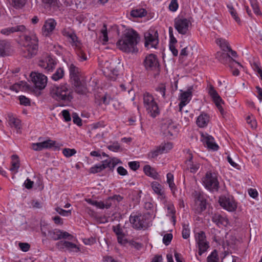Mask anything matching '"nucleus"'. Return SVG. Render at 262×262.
<instances>
[{
  "instance_id": "f704fd0d",
  "label": "nucleus",
  "mask_w": 262,
  "mask_h": 262,
  "mask_svg": "<svg viewBox=\"0 0 262 262\" xmlns=\"http://www.w3.org/2000/svg\"><path fill=\"white\" fill-rule=\"evenodd\" d=\"M217 251L214 249L207 258V262H219Z\"/></svg>"
},
{
  "instance_id": "13d9d810",
  "label": "nucleus",
  "mask_w": 262,
  "mask_h": 262,
  "mask_svg": "<svg viewBox=\"0 0 262 262\" xmlns=\"http://www.w3.org/2000/svg\"><path fill=\"white\" fill-rule=\"evenodd\" d=\"M107 148L112 151L117 152L120 150V146L119 143L116 142L113 143L112 145L107 146Z\"/></svg>"
},
{
  "instance_id": "1a4fd4ad",
  "label": "nucleus",
  "mask_w": 262,
  "mask_h": 262,
  "mask_svg": "<svg viewBox=\"0 0 262 262\" xmlns=\"http://www.w3.org/2000/svg\"><path fill=\"white\" fill-rule=\"evenodd\" d=\"M145 47L149 48L150 46L151 48L155 49L158 48L159 44V34L157 30L155 29L150 28L144 33Z\"/></svg>"
},
{
  "instance_id": "20e7f679",
  "label": "nucleus",
  "mask_w": 262,
  "mask_h": 262,
  "mask_svg": "<svg viewBox=\"0 0 262 262\" xmlns=\"http://www.w3.org/2000/svg\"><path fill=\"white\" fill-rule=\"evenodd\" d=\"M21 55L25 58L31 59L35 56L38 50V39L36 34L25 35L22 40Z\"/></svg>"
},
{
  "instance_id": "bb28decb",
  "label": "nucleus",
  "mask_w": 262,
  "mask_h": 262,
  "mask_svg": "<svg viewBox=\"0 0 262 262\" xmlns=\"http://www.w3.org/2000/svg\"><path fill=\"white\" fill-rule=\"evenodd\" d=\"M12 161L11 162V167L10 170L14 171L15 173L18 172V169L20 167V162L18 156L16 155H13L11 156Z\"/></svg>"
},
{
  "instance_id": "69168bd1",
  "label": "nucleus",
  "mask_w": 262,
  "mask_h": 262,
  "mask_svg": "<svg viewBox=\"0 0 262 262\" xmlns=\"http://www.w3.org/2000/svg\"><path fill=\"white\" fill-rule=\"evenodd\" d=\"M124 198L119 194H114L113 196H111V199L113 201L114 204H115V202H117L119 203L123 200Z\"/></svg>"
},
{
  "instance_id": "8fccbe9b",
  "label": "nucleus",
  "mask_w": 262,
  "mask_h": 262,
  "mask_svg": "<svg viewBox=\"0 0 262 262\" xmlns=\"http://www.w3.org/2000/svg\"><path fill=\"white\" fill-rule=\"evenodd\" d=\"M55 210L61 215L68 216L71 215V210H66L59 207L55 208Z\"/></svg>"
},
{
  "instance_id": "603ef678",
  "label": "nucleus",
  "mask_w": 262,
  "mask_h": 262,
  "mask_svg": "<svg viewBox=\"0 0 262 262\" xmlns=\"http://www.w3.org/2000/svg\"><path fill=\"white\" fill-rule=\"evenodd\" d=\"M20 104L25 106H29L31 104L30 100L29 98L25 96H20L19 97Z\"/></svg>"
},
{
  "instance_id": "2eb2a0df",
  "label": "nucleus",
  "mask_w": 262,
  "mask_h": 262,
  "mask_svg": "<svg viewBox=\"0 0 262 262\" xmlns=\"http://www.w3.org/2000/svg\"><path fill=\"white\" fill-rule=\"evenodd\" d=\"M52 147L57 149L59 148V146L57 145L55 141L51 139H48L41 142L32 144V148L35 151H40L45 148L49 149Z\"/></svg>"
},
{
  "instance_id": "a19ab883",
  "label": "nucleus",
  "mask_w": 262,
  "mask_h": 262,
  "mask_svg": "<svg viewBox=\"0 0 262 262\" xmlns=\"http://www.w3.org/2000/svg\"><path fill=\"white\" fill-rule=\"evenodd\" d=\"M216 43L220 45L221 48L225 51H228L229 48H231L229 43L225 39L222 38L217 39Z\"/></svg>"
},
{
  "instance_id": "2f4dec72",
  "label": "nucleus",
  "mask_w": 262,
  "mask_h": 262,
  "mask_svg": "<svg viewBox=\"0 0 262 262\" xmlns=\"http://www.w3.org/2000/svg\"><path fill=\"white\" fill-rule=\"evenodd\" d=\"M151 186L156 193L161 196L164 194L163 192L161 190V185L158 182H152L151 184Z\"/></svg>"
},
{
  "instance_id": "a211bd4d",
  "label": "nucleus",
  "mask_w": 262,
  "mask_h": 262,
  "mask_svg": "<svg viewBox=\"0 0 262 262\" xmlns=\"http://www.w3.org/2000/svg\"><path fill=\"white\" fill-rule=\"evenodd\" d=\"M201 137L202 138V141L205 143L207 147L214 151L217 150L219 148L218 145L214 142V138L209 134L206 133L204 134L202 133Z\"/></svg>"
},
{
  "instance_id": "9b49d317",
  "label": "nucleus",
  "mask_w": 262,
  "mask_h": 262,
  "mask_svg": "<svg viewBox=\"0 0 262 262\" xmlns=\"http://www.w3.org/2000/svg\"><path fill=\"white\" fill-rule=\"evenodd\" d=\"M219 203L221 206L228 211H234L237 208V204L232 196L222 195L219 198Z\"/></svg>"
},
{
  "instance_id": "49530a36",
  "label": "nucleus",
  "mask_w": 262,
  "mask_h": 262,
  "mask_svg": "<svg viewBox=\"0 0 262 262\" xmlns=\"http://www.w3.org/2000/svg\"><path fill=\"white\" fill-rule=\"evenodd\" d=\"M112 230L117 236H125V234L121 228V226L120 224H118L116 226H113L112 227Z\"/></svg>"
},
{
  "instance_id": "37998d69",
  "label": "nucleus",
  "mask_w": 262,
  "mask_h": 262,
  "mask_svg": "<svg viewBox=\"0 0 262 262\" xmlns=\"http://www.w3.org/2000/svg\"><path fill=\"white\" fill-rule=\"evenodd\" d=\"M103 166H101L100 164H96L89 169V172L92 174L101 172L103 170Z\"/></svg>"
},
{
  "instance_id": "aec40b11",
  "label": "nucleus",
  "mask_w": 262,
  "mask_h": 262,
  "mask_svg": "<svg viewBox=\"0 0 262 262\" xmlns=\"http://www.w3.org/2000/svg\"><path fill=\"white\" fill-rule=\"evenodd\" d=\"M211 221L219 228L221 226L226 227L229 223L228 219L219 213L212 214Z\"/></svg>"
},
{
  "instance_id": "4be33fe9",
  "label": "nucleus",
  "mask_w": 262,
  "mask_h": 262,
  "mask_svg": "<svg viewBox=\"0 0 262 262\" xmlns=\"http://www.w3.org/2000/svg\"><path fill=\"white\" fill-rule=\"evenodd\" d=\"M26 27L23 25H21L3 29L1 30V32L4 35H9L16 32H26Z\"/></svg>"
},
{
  "instance_id": "9d476101",
  "label": "nucleus",
  "mask_w": 262,
  "mask_h": 262,
  "mask_svg": "<svg viewBox=\"0 0 262 262\" xmlns=\"http://www.w3.org/2000/svg\"><path fill=\"white\" fill-rule=\"evenodd\" d=\"M161 130L166 137H171L178 132V126L171 119H166L161 124Z\"/></svg>"
},
{
  "instance_id": "4c0bfd02",
  "label": "nucleus",
  "mask_w": 262,
  "mask_h": 262,
  "mask_svg": "<svg viewBox=\"0 0 262 262\" xmlns=\"http://www.w3.org/2000/svg\"><path fill=\"white\" fill-rule=\"evenodd\" d=\"M198 247L199 249L198 254L201 256L209 248V243L207 242L206 243H203V244H200L198 245Z\"/></svg>"
},
{
  "instance_id": "5701e85b",
  "label": "nucleus",
  "mask_w": 262,
  "mask_h": 262,
  "mask_svg": "<svg viewBox=\"0 0 262 262\" xmlns=\"http://www.w3.org/2000/svg\"><path fill=\"white\" fill-rule=\"evenodd\" d=\"M217 56L220 61L223 64H226L227 62H229L231 65L232 63L235 62L239 66L242 67L239 62L233 59L228 53L218 52L217 53Z\"/></svg>"
},
{
  "instance_id": "393cba45",
  "label": "nucleus",
  "mask_w": 262,
  "mask_h": 262,
  "mask_svg": "<svg viewBox=\"0 0 262 262\" xmlns=\"http://www.w3.org/2000/svg\"><path fill=\"white\" fill-rule=\"evenodd\" d=\"M209 119V116L207 114L202 113L198 116L196 123L199 127H205L208 125Z\"/></svg>"
},
{
  "instance_id": "a18cd8bd",
  "label": "nucleus",
  "mask_w": 262,
  "mask_h": 262,
  "mask_svg": "<svg viewBox=\"0 0 262 262\" xmlns=\"http://www.w3.org/2000/svg\"><path fill=\"white\" fill-rule=\"evenodd\" d=\"M155 90L157 92L160 93L164 99H165L166 98V96H165L166 85H165V83L159 84L158 85V86L156 88Z\"/></svg>"
},
{
  "instance_id": "6e6d98bb",
  "label": "nucleus",
  "mask_w": 262,
  "mask_h": 262,
  "mask_svg": "<svg viewBox=\"0 0 262 262\" xmlns=\"http://www.w3.org/2000/svg\"><path fill=\"white\" fill-rule=\"evenodd\" d=\"M172 237H173V236L171 233H167V234H165L163 238V243L166 246L168 245L170 243V242L172 239Z\"/></svg>"
},
{
  "instance_id": "4468645a",
  "label": "nucleus",
  "mask_w": 262,
  "mask_h": 262,
  "mask_svg": "<svg viewBox=\"0 0 262 262\" xmlns=\"http://www.w3.org/2000/svg\"><path fill=\"white\" fill-rule=\"evenodd\" d=\"M32 81L35 88L39 90L45 89L47 83V77L42 73L32 72L30 74Z\"/></svg>"
},
{
  "instance_id": "72a5a7b5",
  "label": "nucleus",
  "mask_w": 262,
  "mask_h": 262,
  "mask_svg": "<svg viewBox=\"0 0 262 262\" xmlns=\"http://www.w3.org/2000/svg\"><path fill=\"white\" fill-rule=\"evenodd\" d=\"M208 93L210 95V96L211 97L212 100H214V99H217L221 101L222 98L220 97V96L217 93V91L214 89V88L213 85H210Z\"/></svg>"
},
{
  "instance_id": "412c9836",
  "label": "nucleus",
  "mask_w": 262,
  "mask_h": 262,
  "mask_svg": "<svg viewBox=\"0 0 262 262\" xmlns=\"http://www.w3.org/2000/svg\"><path fill=\"white\" fill-rule=\"evenodd\" d=\"M69 76L72 83L80 79V69L75 66L73 63H71L69 66Z\"/></svg>"
},
{
  "instance_id": "4d7b16f0",
  "label": "nucleus",
  "mask_w": 262,
  "mask_h": 262,
  "mask_svg": "<svg viewBox=\"0 0 262 262\" xmlns=\"http://www.w3.org/2000/svg\"><path fill=\"white\" fill-rule=\"evenodd\" d=\"M9 124L10 125H13L15 128H19L20 126V121L19 119L15 118L14 117L10 118L9 120Z\"/></svg>"
},
{
  "instance_id": "6e6552de",
  "label": "nucleus",
  "mask_w": 262,
  "mask_h": 262,
  "mask_svg": "<svg viewBox=\"0 0 262 262\" xmlns=\"http://www.w3.org/2000/svg\"><path fill=\"white\" fill-rule=\"evenodd\" d=\"M55 57L48 53L43 54L38 61V66L47 72H52L57 64Z\"/></svg>"
},
{
  "instance_id": "79ce46f5",
  "label": "nucleus",
  "mask_w": 262,
  "mask_h": 262,
  "mask_svg": "<svg viewBox=\"0 0 262 262\" xmlns=\"http://www.w3.org/2000/svg\"><path fill=\"white\" fill-rule=\"evenodd\" d=\"M141 193V191L140 190L139 192L134 191L132 193V201L134 202V205H137L139 204L140 202L141 196L140 193Z\"/></svg>"
},
{
  "instance_id": "5fc2aeb1",
  "label": "nucleus",
  "mask_w": 262,
  "mask_h": 262,
  "mask_svg": "<svg viewBox=\"0 0 262 262\" xmlns=\"http://www.w3.org/2000/svg\"><path fill=\"white\" fill-rule=\"evenodd\" d=\"M161 149H162L163 152H166L168 150L171 149L173 147L172 143L171 142H167L165 143L164 145L161 144L160 145Z\"/></svg>"
},
{
  "instance_id": "b1692460",
  "label": "nucleus",
  "mask_w": 262,
  "mask_h": 262,
  "mask_svg": "<svg viewBox=\"0 0 262 262\" xmlns=\"http://www.w3.org/2000/svg\"><path fill=\"white\" fill-rule=\"evenodd\" d=\"M75 89V92L79 95L85 94L88 91V89L85 84L82 83L80 79L72 83Z\"/></svg>"
},
{
  "instance_id": "cd10ccee",
  "label": "nucleus",
  "mask_w": 262,
  "mask_h": 262,
  "mask_svg": "<svg viewBox=\"0 0 262 262\" xmlns=\"http://www.w3.org/2000/svg\"><path fill=\"white\" fill-rule=\"evenodd\" d=\"M65 73L63 68L59 67L57 69L55 72L51 76V78L55 81L62 79L64 76Z\"/></svg>"
},
{
  "instance_id": "c03bdc74",
  "label": "nucleus",
  "mask_w": 262,
  "mask_h": 262,
  "mask_svg": "<svg viewBox=\"0 0 262 262\" xmlns=\"http://www.w3.org/2000/svg\"><path fill=\"white\" fill-rule=\"evenodd\" d=\"M182 237L184 239H187L190 236V229L189 228V225L188 224L183 223L182 224Z\"/></svg>"
},
{
  "instance_id": "f8f14e48",
  "label": "nucleus",
  "mask_w": 262,
  "mask_h": 262,
  "mask_svg": "<svg viewBox=\"0 0 262 262\" xmlns=\"http://www.w3.org/2000/svg\"><path fill=\"white\" fill-rule=\"evenodd\" d=\"M189 20L186 18L177 17L174 20V27L179 34L186 35L188 33Z\"/></svg>"
},
{
  "instance_id": "09e8293b",
  "label": "nucleus",
  "mask_w": 262,
  "mask_h": 262,
  "mask_svg": "<svg viewBox=\"0 0 262 262\" xmlns=\"http://www.w3.org/2000/svg\"><path fill=\"white\" fill-rule=\"evenodd\" d=\"M76 153L75 149L64 148L62 150V154L66 157H70Z\"/></svg>"
},
{
  "instance_id": "423d86ee",
  "label": "nucleus",
  "mask_w": 262,
  "mask_h": 262,
  "mask_svg": "<svg viewBox=\"0 0 262 262\" xmlns=\"http://www.w3.org/2000/svg\"><path fill=\"white\" fill-rule=\"evenodd\" d=\"M129 221L133 225V227L136 229H145L149 226V219L146 214H132L129 216Z\"/></svg>"
},
{
  "instance_id": "774afa93",
  "label": "nucleus",
  "mask_w": 262,
  "mask_h": 262,
  "mask_svg": "<svg viewBox=\"0 0 262 262\" xmlns=\"http://www.w3.org/2000/svg\"><path fill=\"white\" fill-rule=\"evenodd\" d=\"M117 171L121 176H125L128 173L127 170L123 166H119L117 169Z\"/></svg>"
},
{
  "instance_id": "864d4df0",
  "label": "nucleus",
  "mask_w": 262,
  "mask_h": 262,
  "mask_svg": "<svg viewBox=\"0 0 262 262\" xmlns=\"http://www.w3.org/2000/svg\"><path fill=\"white\" fill-rule=\"evenodd\" d=\"M111 98L110 97H107V95L105 94L103 96L100 100H99L98 104L99 105H101L102 103L105 104V105L109 104Z\"/></svg>"
},
{
  "instance_id": "f3484780",
  "label": "nucleus",
  "mask_w": 262,
  "mask_h": 262,
  "mask_svg": "<svg viewBox=\"0 0 262 262\" xmlns=\"http://www.w3.org/2000/svg\"><path fill=\"white\" fill-rule=\"evenodd\" d=\"M56 246L58 249H66L70 252H78L80 251L79 248L75 244L69 241H60L56 243Z\"/></svg>"
},
{
  "instance_id": "052dcab7",
  "label": "nucleus",
  "mask_w": 262,
  "mask_h": 262,
  "mask_svg": "<svg viewBox=\"0 0 262 262\" xmlns=\"http://www.w3.org/2000/svg\"><path fill=\"white\" fill-rule=\"evenodd\" d=\"M193 194L195 198V201L196 203L200 201H202L205 199L203 194L201 192L195 191Z\"/></svg>"
},
{
  "instance_id": "dca6fc26",
  "label": "nucleus",
  "mask_w": 262,
  "mask_h": 262,
  "mask_svg": "<svg viewBox=\"0 0 262 262\" xmlns=\"http://www.w3.org/2000/svg\"><path fill=\"white\" fill-rule=\"evenodd\" d=\"M193 86H191L188 88L186 91L182 93L180 95L181 101L179 104V111H182V108L190 101L192 96Z\"/></svg>"
},
{
  "instance_id": "39448f33",
  "label": "nucleus",
  "mask_w": 262,
  "mask_h": 262,
  "mask_svg": "<svg viewBox=\"0 0 262 262\" xmlns=\"http://www.w3.org/2000/svg\"><path fill=\"white\" fill-rule=\"evenodd\" d=\"M143 102L145 107L150 116L154 118L156 117L160 113L159 107L157 102L155 101L154 98L151 94L146 92L143 95Z\"/></svg>"
},
{
  "instance_id": "58836bf2",
  "label": "nucleus",
  "mask_w": 262,
  "mask_h": 262,
  "mask_svg": "<svg viewBox=\"0 0 262 262\" xmlns=\"http://www.w3.org/2000/svg\"><path fill=\"white\" fill-rule=\"evenodd\" d=\"M27 0H11V5L15 9H20L25 6Z\"/></svg>"
},
{
  "instance_id": "ea45409f",
  "label": "nucleus",
  "mask_w": 262,
  "mask_h": 262,
  "mask_svg": "<svg viewBox=\"0 0 262 262\" xmlns=\"http://www.w3.org/2000/svg\"><path fill=\"white\" fill-rule=\"evenodd\" d=\"M163 153V152L159 146L157 147L155 150H151L148 154V158L154 159L157 157L159 155L162 154Z\"/></svg>"
},
{
  "instance_id": "473e14b6",
  "label": "nucleus",
  "mask_w": 262,
  "mask_h": 262,
  "mask_svg": "<svg viewBox=\"0 0 262 262\" xmlns=\"http://www.w3.org/2000/svg\"><path fill=\"white\" fill-rule=\"evenodd\" d=\"M68 38L71 39L70 42L72 46L78 47H79V45L81 44L80 41L78 40V38L75 32V31H72V34H71Z\"/></svg>"
},
{
  "instance_id": "7c9ffc66",
  "label": "nucleus",
  "mask_w": 262,
  "mask_h": 262,
  "mask_svg": "<svg viewBox=\"0 0 262 262\" xmlns=\"http://www.w3.org/2000/svg\"><path fill=\"white\" fill-rule=\"evenodd\" d=\"M187 165V169L189 170L191 173H195L200 168V164L193 162H189L186 164Z\"/></svg>"
},
{
  "instance_id": "338daca9",
  "label": "nucleus",
  "mask_w": 262,
  "mask_h": 262,
  "mask_svg": "<svg viewBox=\"0 0 262 262\" xmlns=\"http://www.w3.org/2000/svg\"><path fill=\"white\" fill-rule=\"evenodd\" d=\"M110 158H111V160L112 161V166H111L112 169L114 170L115 167L118 164H122V161L120 159H118V158H117L116 157H111Z\"/></svg>"
},
{
  "instance_id": "6ab92c4d",
  "label": "nucleus",
  "mask_w": 262,
  "mask_h": 262,
  "mask_svg": "<svg viewBox=\"0 0 262 262\" xmlns=\"http://www.w3.org/2000/svg\"><path fill=\"white\" fill-rule=\"evenodd\" d=\"M57 23L53 18H49L45 21L42 27L43 34L47 36L49 35L55 29Z\"/></svg>"
},
{
  "instance_id": "c9c22d12",
  "label": "nucleus",
  "mask_w": 262,
  "mask_h": 262,
  "mask_svg": "<svg viewBox=\"0 0 262 262\" xmlns=\"http://www.w3.org/2000/svg\"><path fill=\"white\" fill-rule=\"evenodd\" d=\"M85 201L88 203L89 204L95 206L97 207L98 208L100 209H104V202L100 201L98 202L97 201H94L92 200L91 199H85Z\"/></svg>"
},
{
  "instance_id": "c85d7f7f",
  "label": "nucleus",
  "mask_w": 262,
  "mask_h": 262,
  "mask_svg": "<svg viewBox=\"0 0 262 262\" xmlns=\"http://www.w3.org/2000/svg\"><path fill=\"white\" fill-rule=\"evenodd\" d=\"M147 14V11L145 9L141 8L134 9L130 12V15L133 17H142Z\"/></svg>"
},
{
  "instance_id": "e2e57ef3",
  "label": "nucleus",
  "mask_w": 262,
  "mask_h": 262,
  "mask_svg": "<svg viewBox=\"0 0 262 262\" xmlns=\"http://www.w3.org/2000/svg\"><path fill=\"white\" fill-rule=\"evenodd\" d=\"M63 118L66 122H69L71 120V117L69 111L66 110L61 112Z\"/></svg>"
},
{
  "instance_id": "680f3d73",
  "label": "nucleus",
  "mask_w": 262,
  "mask_h": 262,
  "mask_svg": "<svg viewBox=\"0 0 262 262\" xmlns=\"http://www.w3.org/2000/svg\"><path fill=\"white\" fill-rule=\"evenodd\" d=\"M129 168L133 171H136L140 167V163L138 161H131L128 163Z\"/></svg>"
},
{
  "instance_id": "c756f323",
  "label": "nucleus",
  "mask_w": 262,
  "mask_h": 262,
  "mask_svg": "<svg viewBox=\"0 0 262 262\" xmlns=\"http://www.w3.org/2000/svg\"><path fill=\"white\" fill-rule=\"evenodd\" d=\"M227 7L229 9V11L234 18V19L237 22L238 25H241V20L240 18L238 17L237 13L235 9L233 8L232 5H228Z\"/></svg>"
},
{
  "instance_id": "0eeeda50",
  "label": "nucleus",
  "mask_w": 262,
  "mask_h": 262,
  "mask_svg": "<svg viewBox=\"0 0 262 262\" xmlns=\"http://www.w3.org/2000/svg\"><path fill=\"white\" fill-rule=\"evenodd\" d=\"M202 181L205 188L209 191L214 192L219 190V182L216 173L207 171Z\"/></svg>"
},
{
  "instance_id": "f257e3e1",
  "label": "nucleus",
  "mask_w": 262,
  "mask_h": 262,
  "mask_svg": "<svg viewBox=\"0 0 262 262\" xmlns=\"http://www.w3.org/2000/svg\"><path fill=\"white\" fill-rule=\"evenodd\" d=\"M139 40L140 36L137 31L133 29H125L116 42V46L124 53H136L138 52L137 46Z\"/></svg>"
},
{
  "instance_id": "e433bc0d",
  "label": "nucleus",
  "mask_w": 262,
  "mask_h": 262,
  "mask_svg": "<svg viewBox=\"0 0 262 262\" xmlns=\"http://www.w3.org/2000/svg\"><path fill=\"white\" fill-rule=\"evenodd\" d=\"M9 46L8 42L5 40H0V56L4 57L6 56L5 49Z\"/></svg>"
},
{
  "instance_id": "3c124183",
  "label": "nucleus",
  "mask_w": 262,
  "mask_h": 262,
  "mask_svg": "<svg viewBox=\"0 0 262 262\" xmlns=\"http://www.w3.org/2000/svg\"><path fill=\"white\" fill-rule=\"evenodd\" d=\"M72 116L74 123L77 124L79 126H81L82 125V120L79 117L78 115L76 113H73Z\"/></svg>"
},
{
  "instance_id": "ddd939ff",
  "label": "nucleus",
  "mask_w": 262,
  "mask_h": 262,
  "mask_svg": "<svg viewBox=\"0 0 262 262\" xmlns=\"http://www.w3.org/2000/svg\"><path fill=\"white\" fill-rule=\"evenodd\" d=\"M143 64L147 71H154L160 66L157 56L154 54H149L146 55Z\"/></svg>"
},
{
  "instance_id": "de8ad7c7",
  "label": "nucleus",
  "mask_w": 262,
  "mask_h": 262,
  "mask_svg": "<svg viewBox=\"0 0 262 262\" xmlns=\"http://www.w3.org/2000/svg\"><path fill=\"white\" fill-rule=\"evenodd\" d=\"M112 161L111 160V158L110 159H106L101 162V164H100L101 166H103V169H105L106 168H108L109 171L113 172V169H112Z\"/></svg>"
},
{
  "instance_id": "bf43d9fd",
  "label": "nucleus",
  "mask_w": 262,
  "mask_h": 262,
  "mask_svg": "<svg viewBox=\"0 0 262 262\" xmlns=\"http://www.w3.org/2000/svg\"><path fill=\"white\" fill-rule=\"evenodd\" d=\"M179 7L177 0H171L169 5V9L172 12H175L177 10Z\"/></svg>"
},
{
  "instance_id": "f03ea898",
  "label": "nucleus",
  "mask_w": 262,
  "mask_h": 262,
  "mask_svg": "<svg viewBox=\"0 0 262 262\" xmlns=\"http://www.w3.org/2000/svg\"><path fill=\"white\" fill-rule=\"evenodd\" d=\"M50 94L55 100L59 102L60 106L69 105L74 99L73 90L67 83L54 85L50 90Z\"/></svg>"
},
{
  "instance_id": "0e129e2a",
  "label": "nucleus",
  "mask_w": 262,
  "mask_h": 262,
  "mask_svg": "<svg viewBox=\"0 0 262 262\" xmlns=\"http://www.w3.org/2000/svg\"><path fill=\"white\" fill-rule=\"evenodd\" d=\"M19 247L24 252H27L30 248V245L27 243H19Z\"/></svg>"
},
{
  "instance_id": "7ed1b4c3",
  "label": "nucleus",
  "mask_w": 262,
  "mask_h": 262,
  "mask_svg": "<svg viewBox=\"0 0 262 262\" xmlns=\"http://www.w3.org/2000/svg\"><path fill=\"white\" fill-rule=\"evenodd\" d=\"M41 235L44 237L42 239L43 244L47 243L48 240L57 241L61 239L72 240L73 236L67 231L59 229H52L48 224H40Z\"/></svg>"
},
{
  "instance_id": "a878e982",
  "label": "nucleus",
  "mask_w": 262,
  "mask_h": 262,
  "mask_svg": "<svg viewBox=\"0 0 262 262\" xmlns=\"http://www.w3.org/2000/svg\"><path fill=\"white\" fill-rule=\"evenodd\" d=\"M143 172L148 177H151L155 180L158 179V173L156 169L149 165H145L143 167Z\"/></svg>"
}]
</instances>
